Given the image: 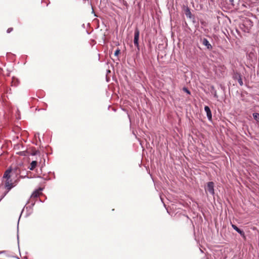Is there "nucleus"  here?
I'll list each match as a JSON object with an SVG mask.
<instances>
[{
  "instance_id": "1",
  "label": "nucleus",
  "mask_w": 259,
  "mask_h": 259,
  "mask_svg": "<svg viewBox=\"0 0 259 259\" xmlns=\"http://www.w3.org/2000/svg\"><path fill=\"white\" fill-rule=\"evenodd\" d=\"M253 26L252 22L248 18H245L240 24V28L244 32H249Z\"/></svg>"
},
{
  "instance_id": "2",
  "label": "nucleus",
  "mask_w": 259,
  "mask_h": 259,
  "mask_svg": "<svg viewBox=\"0 0 259 259\" xmlns=\"http://www.w3.org/2000/svg\"><path fill=\"white\" fill-rule=\"evenodd\" d=\"M11 169H7L5 171L3 176V178L6 179L5 186L8 191H9L11 189H12L13 187V183L12 182V180H11Z\"/></svg>"
},
{
  "instance_id": "3",
  "label": "nucleus",
  "mask_w": 259,
  "mask_h": 259,
  "mask_svg": "<svg viewBox=\"0 0 259 259\" xmlns=\"http://www.w3.org/2000/svg\"><path fill=\"white\" fill-rule=\"evenodd\" d=\"M139 35H140V31L138 28H136L135 30L134 33V43L135 46H136L138 49H139Z\"/></svg>"
},
{
  "instance_id": "4",
  "label": "nucleus",
  "mask_w": 259,
  "mask_h": 259,
  "mask_svg": "<svg viewBox=\"0 0 259 259\" xmlns=\"http://www.w3.org/2000/svg\"><path fill=\"white\" fill-rule=\"evenodd\" d=\"M208 191L209 193L212 195L214 194L213 182H209L207 183L206 188L205 189V191Z\"/></svg>"
},
{
  "instance_id": "5",
  "label": "nucleus",
  "mask_w": 259,
  "mask_h": 259,
  "mask_svg": "<svg viewBox=\"0 0 259 259\" xmlns=\"http://www.w3.org/2000/svg\"><path fill=\"white\" fill-rule=\"evenodd\" d=\"M234 79L237 80L239 84L242 86L243 84L241 74L238 72H234L233 75Z\"/></svg>"
},
{
  "instance_id": "6",
  "label": "nucleus",
  "mask_w": 259,
  "mask_h": 259,
  "mask_svg": "<svg viewBox=\"0 0 259 259\" xmlns=\"http://www.w3.org/2000/svg\"><path fill=\"white\" fill-rule=\"evenodd\" d=\"M41 188H39L38 189L35 190L31 194L30 198H35L39 197V196L40 195L41 191H42Z\"/></svg>"
},
{
  "instance_id": "7",
  "label": "nucleus",
  "mask_w": 259,
  "mask_h": 259,
  "mask_svg": "<svg viewBox=\"0 0 259 259\" xmlns=\"http://www.w3.org/2000/svg\"><path fill=\"white\" fill-rule=\"evenodd\" d=\"M232 227L234 229L236 232H237L243 238H245V235L244 231L239 228H238L236 225L234 224H232Z\"/></svg>"
},
{
  "instance_id": "8",
  "label": "nucleus",
  "mask_w": 259,
  "mask_h": 259,
  "mask_svg": "<svg viewBox=\"0 0 259 259\" xmlns=\"http://www.w3.org/2000/svg\"><path fill=\"white\" fill-rule=\"evenodd\" d=\"M202 44L205 46L207 49L208 50H211L212 47V46L210 45V44L209 42V41H208V40L205 38H203L202 39Z\"/></svg>"
},
{
  "instance_id": "9",
  "label": "nucleus",
  "mask_w": 259,
  "mask_h": 259,
  "mask_svg": "<svg viewBox=\"0 0 259 259\" xmlns=\"http://www.w3.org/2000/svg\"><path fill=\"white\" fill-rule=\"evenodd\" d=\"M204 110L206 113V115L208 120H210L212 118V114L209 107L207 106H205L204 107Z\"/></svg>"
},
{
  "instance_id": "10",
  "label": "nucleus",
  "mask_w": 259,
  "mask_h": 259,
  "mask_svg": "<svg viewBox=\"0 0 259 259\" xmlns=\"http://www.w3.org/2000/svg\"><path fill=\"white\" fill-rule=\"evenodd\" d=\"M37 163V162L36 161H32L30 163L29 169L31 170H33L36 166Z\"/></svg>"
},
{
  "instance_id": "11",
  "label": "nucleus",
  "mask_w": 259,
  "mask_h": 259,
  "mask_svg": "<svg viewBox=\"0 0 259 259\" xmlns=\"http://www.w3.org/2000/svg\"><path fill=\"white\" fill-rule=\"evenodd\" d=\"M185 15L189 18H192V14L189 8H187L185 10Z\"/></svg>"
},
{
  "instance_id": "12",
  "label": "nucleus",
  "mask_w": 259,
  "mask_h": 259,
  "mask_svg": "<svg viewBox=\"0 0 259 259\" xmlns=\"http://www.w3.org/2000/svg\"><path fill=\"white\" fill-rule=\"evenodd\" d=\"M210 89H211V93L213 94L214 97L215 98H218V96L217 95V91L215 90L214 86L211 85L210 87Z\"/></svg>"
},
{
  "instance_id": "13",
  "label": "nucleus",
  "mask_w": 259,
  "mask_h": 259,
  "mask_svg": "<svg viewBox=\"0 0 259 259\" xmlns=\"http://www.w3.org/2000/svg\"><path fill=\"white\" fill-rule=\"evenodd\" d=\"M253 118L256 121H259V113H253Z\"/></svg>"
},
{
  "instance_id": "14",
  "label": "nucleus",
  "mask_w": 259,
  "mask_h": 259,
  "mask_svg": "<svg viewBox=\"0 0 259 259\" xmlns=\"http://www.w3.org/2000/svg\"><path fill=\"white\" fill-rule=\"evenodd\" d=\"M120 51V50L119 49H117L114 53V55L116 56H117L118 55V54H119Z\"/></svg>"
},
{
  "instance_id": "15",
  "label": "nucleus",
  "mask_w": 259,
  "mask_h": 259,
  "mask_svg": "<svg viewBox=\"0 0 259 259\" xmlns=\"http://www.w3.org/2000/svg\"><path fill=\"white\" fill-rule=\"evenodd\" d=\"M183 90L185 92H186L188 94H190V92L186 88H184Z\"/></svg>"
},
{
  "instance_id": "16",
  "label": "nucleus",
  "mask_w": 259,
  "mask_h": 259,
  "mask_svg": "<svg viewBox=\"0 0 259 259\" xmlns=\"http://www.w3.org/2000/svg\"><path fill=\"white\" fill-rule=\"evenodd\" d=\"M13 31V28H9L8 29H7V33H10L11 32H12Z\"/></svg>"
},
{
  "instance_id": "17",
  "label": "nucleus",
  "mask_w": 259,
  "mask_h": 259,
  "mask_svg": "<svg viewBox=\"0 0 259 259\" xmlns=\"http://www.w3.org/2000/svg\"><path fill=\"white\" fill-rule=\"evenodd\" d=\"M230 3L233 6H234L235 5V4H234V0H229Z\"/></svg>"
},
{
  "instance_id": "18",
  "label": "nucleus",
  "mask_w": 259,
  "mask_h": 259,
  "mask_svg": "<svg viewBox=\"0 0 259 259\" xmlns=\"http://www.w3.org/2000/svg\"><path fill=\"white\" fill-rule=\"evenodd\" d=\"M34 205V203H33L32 204V206H33Z\"/></svg>"
},
{
  "instance_id": "19",
  "label": "nucleus",
  "mask_w": 259,
  "mask_h": 259,
  "mask_svg": "<svg viewBox=\"0 0 259 259\" xmlns=\"http://www.w3.org/2000/svg\"><path fill=\"white\" fill-rule=\"evenodd\" d=\"M2 252H1V253H2Z\"/></svg>"
}]
</instances>
